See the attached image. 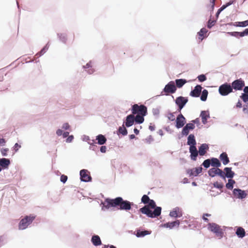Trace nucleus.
<instances>
[{
	"label": "nucleus",
	"instance_id": "f257e3e1",
	"mask_svg": "<svg viewBox=\"0 0 248 248\" xmlns=\"http://www.w3.org/2000/svg\"><path fill=\"white\" fill-rule=\"evenodd\" d=\"M131 202L124 200L122 197L119 196L115 198H106L104 201H101L100 205L101 206V210L104 211L110 208L129 211L131 210Z\"/></svg>",
	"mask_w": 248,
	"mask_h": 248
},
{
	"label": "nucleus",
	"instance_id": "f03ea898",
	"mask_svg": "<svg viewBox=\"0 0 248 248\" xmlns=\"http://www.w3.org/2000/svg\"><path fill=\"white\" fill-rule=\"evenodd\" d=\"M162 207L158 206L153 199H150L147 205H144L137 210V214L141 213L149 218H157L161 215Z\"/></svg>",
	"mask_w": 248,
	"mask_h": 248
},
{
	"label": "nucleus",
	"instance_id": "7ed1b4c3",
	"mask_svg": "<svg viewBox=\"0 0 248 248\" xmlns=\"http://www.w3.org/2000/svg\"><path fill=\"white\" fill-rule=\"evenodd\" d=\"M177 90L176 87L174 84V81H169L166 85H165L164 88L161 92L160 94L157 95L155 97L157 98L160 96L166 95L168 96L170 94L174 93Z\"/></svg>",
	"mask_w": 248,
	"mask_h": 248
},
{
	"label": "nucleus",
	"instance_id": "20e7f679",
	"mask_svg": "<svg viewBox=\"0 0 248 248\" xmlns=\"http://www.w3.org/2000/svg\"><path fill=\"white\" fill-rule=\"evenodd\" d=\"M35 217L36 216L33 214H30V215L25 216L19 222L18 229L23 230L27 229L35 219Z\"/></svg>",
	"mask_w": 248,
	"mask_h": 248
},
{
	"label": "nucleus",
	"instance_id": "39448f33",
	"mask_svg": "<svg viewBox=\"0 0 248 248\" xmlns=\"http://www.w3.org/2000/svg\"><path fill=\"white\" fill-rule=\"evenodd\" d=\"M208 229L214 233L217 236L222 238L224 236V231L221 226L216 223H209L207 225Z\"/></svg>",
	"mask_w": 248,
	"mask_h": 248
},
{
	"label": "nucleus",
	"instance_id": "423d86ee",
	"mask_svg": "<svg viewBox=\"0 0 248 248\" xmlns=\"http://www.w3.org/2000/svg\"><path fill=\"white\" fill-rule=\"evenodd\" d=\"M232 92L233 91L230 83L225 82L219 86L218 93L221 96H227Z\"/></svg>",
	"mask_w": 248,
	"mask_h": 248
},
{
	"label": "nucleus",
	"instance_id": "0eeeda50",
	"mask_svg": "<svg viewBox=\"0 0 248 248\" xmlns=\"http://www.w3.org/2000/svg\"><path fill=\"white\" fill-rule=\"evenodd\" d=\"M188 101L187 97L179 96L174 100L176 105L177 106V111L180 112L181 110L185 107Z\"/></svg>",
	"mask_w": 248,
	"mask_h": 248
},
{
	"label": "nucleus",
	"instance_id": "6e6552de",
	"mask_svg": "<svg viewBox=\"0 0 248 248\" xmlns=\"http://www.w3.org/2000/svg\"><path fill=\"white\" fill-rule=\"evenodd\" d=\"M231 84L232 90H234L235 91H242L245 87V83L242 78H239L233 80Z\"/></svg>",
	"mask_w": 248,
	"mask_h": 248
},
{
	"label": "nucleus",
	"instance_id": "1a4fd4ad",
	"mask_svg": "<svg viewBox=\"0 0 248 248\" xmlns=\"http://www.w3.org/2000/svg\"><path fill=\"white\" fill-rule=\"evenodd\" d=\"M186 120L184 116L180 112L175 120V127L177 129L183 128L186 124Z\"/></svg>",
	"mask_w": 248,
	"mask_h": 248
},
{
	"label": "nucleus",
	"instance_id": "9d476101",
	"mask_svg": "<svg viewBox=\"0 0 248 248\" xmlns=\"http://www.w3.org/2000/svg\"><path fill=\"white\" fill-rule=\"evenodd\" d=\"M80 180L81 182H90L92 181V178L90 171L86 169H82L79 172Z\"/></svg>",
	"mask_w": 248,
	"mask_h": 248
},
{
	"label": "nucleus",
	"instance_id": "9b49d317",
	"mask_svg": "<svg viewBox=\"0 0 248 248\" xmlns=\"http://www.w3.org/2000/svg\"><path fill=\"white\" fill-rule=\"evenodd\" d=\"M152 233L150 230H145L142 228L137 229L134 232L133 234L138 238H142L147 235H150Z\"/></svg>",
	"mask_w": 248,
	"mask_h": 248
},
{
	"label": "nucleus",
	"instance_id": "f8f14e48",
	"mask_svg": "<svg viewBox=\"0 0 248 248\" xmlns=\"http://www.w3.org/2000/svg\"><path fill=\"white\" fill-rule=\"evenodd\" d=\"M223 33L228 34L230 36L235 37L237 39L243 37L245 36H248V28L245 29L242 31H232V32H223Z\"/></svg>",
	"mask_w": 248,
	"mask_h": 248
},
{
	"label": "nucleus",
	"instance_id": "ddd939ff",
	"mask_svg": "<svg viewBox=\"0 0 248 248\" xmlns=\"http://www.w3.org/2000/svg\"><path fill=\"white\" fill-rule=\"evenodd\" d=\"M232 194L236 198L243 200L247 197V193L245 190L239 188H235L232 190Z\"/></svg>",
	"mask_w": 248,
	"mask_h": 248
},
{
	"label": "nucleus",
	"instance_id": "4468645a",
	"mask_svg": "<svg viewBox=\"0 0 248 248\" xmlns=\"http://www.w3.org/2000/svg\"><path fill=\"white\" fill-rule=\"evenodd\" d=\"M202 171V167H198L192 169H188L186 170V174L189 177H197Z\"/></svg>",
	"mask_w": 248,
	"mask_h": 248
},
{
	"label": "nucleus",
	"instance_id": "2eb2a0df",
	"mask_svg": "<svg viewBox=\"0 0 248 248\" xmlns=\"http://www.w3.org/2000/svg\"><path fill=\"white\" fill-rule=\"evenodd\" d=\"M144 109V111H147V108L144 105H140V106L137 104H134L131 107L132 115L139 114L141 113V110Z\"/></svg>",
	"mask_w": 248,
	"mask_h": 248
},
{
	"label": "nucleus",
	"instance_id": "dca6fc26",
	"mask_svg": "<svg viewBox=\"0 0 248 248\" xmlns=\"http://www.w3.org/2000/svg\"><path fill=\"white\" fill-rule=\"evenodd\" d=\"M181 223L180 220L176 219L173 221H169L165 223L161 224L160 225V227L169 228L170 229H172L175 227H178Z\"/></svg>",
	"mask_w": 248,
	"mask_h": 248
},
{
	"label": "nucleus",
	"instance_id": "f3484780",
	"mask_svg": "<svg viewBox=\"0 0 248 248\" xmlns=\"http://www.w3.org/2000/svg\"><path fill=\"white\" fill-rule=\"evenodd\" d=\"M134 124H135V116L132 114L127 115L123 122V125L127 128L131 127Z\"/></svg>",
	"mask_w": 248,
	"mask_h": 248
},
{
	"label": "nucleus",
	"instance_id": "a211bd4d",
	"mask_svg": "<svg viewBox=\"0 0 248 248\" xmlns=\"http://www.w3.org/2000/svg\"><path fill=\"white\" fill-rule=\"evenodd\" d=\"M141 113L137 114L135 117V122L136 124H140L144 121V117L148 114V111H144V109L141 110Z\"/></svg>",
	"mask_w": 248,
	"mask_h": 248
},
{
	"label": "nucleus",
	"instance_id": "6ab92c4d",
	"mask_svg": "<svg viewBox=\"0 0 248 248\" xmlns=\"http://www.w3.org/2000/svg\"><path fill=\"white\" fill-rule=\"evenodd\" d=\"M202 87L201 85H196L194 89L191 91L189 95L193 97H199L202 92Z\"/></svg>",
	"mask_w": 248,
	"mask_h": 248
},
{
	"label": "nucleus",
	"instance_id": "aec40b11",
	"mask_svg": "<svg viewBox=\"0 0 248 248\" xmlns=\"http://www.w3.org/2000/svg\"><path fill=\"white\" fill-rule=\"evenodd\" d=\"M189 152L190 153V158L191 160L195 161L197 159V157L199 155V153L196 147H189Z\"/></svg>",
	"mask_w": 248,
	"mask_h": 248
},
{
	"label": "nucleus",
	"instance_id": "412c9836",
	"mask_svg": "<svg viewBox=\"0 0 248 248\" xmlns=\"http://www.w3.org/2000/svg\"><path fill=\"white\" fill-rule=\"evenodd\" d=\"M235 2V0H231L229 2H226L223 5H222L217 11V13H216L215 16L217 19L218 18L221 12L224 11V9H225L226 8L229 7V6L233 4Z\"/></svg>",
	"mask_w": 248,
	"mask_h": 248
},
{
	"label": "nucleus",
	"instance_id": "4be33fe9",
	"mask_svg": "<svg viewBox=\"0 0 248 248\" xmlns=\"http://www.w3.org/2000/svg\"><path fill=\"white\" fill-rule=\"evenodd\" d=\"M187 136L186 144L189 145V147H196L197 142L194 135L190 134Z\"/></svg>",
	"mask_w": 248,
	"mask_h": 248
},
{
	"label": "nucleus",
	"instance_id": "5701e85b",
	"mask_svg": "<svg viewBox=\"0 0 248 248\" xmlns=\"http://www.w3.org/2000/svg\"><path fill=\"white\" fill-rule=\"evenodd\" d=\"M11 164V160L9 158L3 157L0 158V166L3 170H8Z\"/></svg>",
	"mask_w": 248,
	"mask_h": 248
},
{
	"label": "nucleus",
	"instance_id": "b1692460",
	"mask_svg": "<svg viewBox=\"0 0 248 248\" xmlns=\"http://www.w3.org/2000/svg\"><path fill=\"white\" fill-rule=\"evenodd\" d=\"M200 117L201 118L202 122L203 124H206L207 123V120L210 118L209 111L202 110L200 113Z\"/></svg>",
	"mask_w": 248,
	"mask_h": 248
},
{
	"label": "nucleus",
	"instance_id": "393cba45",
	"mask_svg": "<svg viewBox=\"0 0 248 248\" xmlns=\"http://www.w3.org/2000/svg\"><path fill=\"white\" fill-rule=\"evenodd\" d=\"M209 144L207 143H202L198 147V152L200 156H203L209 150Z\"/></svg>",
	"mask_w": 248,
	"mask_h": 248
},
{
	"label": "nucleus",
	"instance_id": "a878e982",
	"mask_svg": "<svg viewBox=\"0 0 248 248\" xmlns=\"http://www.w3.org/2000/svg\"><path fill=\"white\" fill-rule=\"evenodd\" d=\"M225 171V178L232 179L235 175V172L232 170V167H225L224 169Z\"/></svg>",
	"mask_w": 248,
	"mask_h": 248
},
{
	"label": "nucleus",
	"instance_id": "bb28decb",
	"mask_svg": "<svg viewBox=\"0 0 248 248\" xmlns=\"http://www.w3.org/2000/svg\"><path fill=\"white\" fill-rule=\"evenodd\" d=\"M94 140H95V141L97 140L96 143L99 145H103L107 141L106 136L102 134H99L96 136Z\"/></svg>",
	"mask_w": 248,
	"mask_h": 248
},
{
	"label": "nucleus",
	"instance_id": "cd10ccee",
	"mask_svg": "<svg viewBox=\"0 0 248 248\" xmlns=\"http://www.w3.org/2000/svg\"><path fill=\"white\" fill-rule=\"evenodd\" d=\"M226 25L229 26H233L238 27H246L248 26V20H245L243 21H237L235 22H230L227 23Z\"/></svg>",
	"mask_w": 248,
	"mask_h": 248
},
{
	"label": "nucleus",
	"instance_id": "c85d7f7f",
	"mask_svg": "<svg viewBox=\"0 0 248 248\" xmlns=\"http://www.w3.org/2000/svg\"><path fill=\"white\" fill-rule=\"evenodd\" d=\"M91 241L92 244L95 247L100 246L102 244L100 237L98 235H93L92 236Z\"/></svg>",
	"mask_w": 248,
	"mask_h": 248
},
{
	"label": "nucleus",
	"instance_id": "c756f323",
	"mask_svg": "<svg viewBox=\"0 0 248 248\" xmlns=\"http://www.w3.org/2000/svg\"><path fill=\"white\" fill-rule=\"evenodd\" d=\"M195 128L194 125L191 122L185 124L184 127L182 128L183 132L188 135L190 131L194 130Z\"/></svg>",
	"mask_w": 248,
	"mask_h": 248
},
{
	"label": "nucleus",
	"instance_id": "7c9ffc66",
	"mask_svg": "<svg viewBox=\"0 0 248 248\" xmlns=\"http://www.w3.org/2000/svg\"><path fill=\"white\" fill-rule=\"evenodd\" d=\"M219 159L224 165H227L230 162V159L226 152H223L220 154Z\"/></svg>",
	"mask_w": 248,
	"mask_h": 248
},
{
	"label": "nucleus",
	"instance_id": "2f4dec72",
	"mask_svg": "<svg viewBox=\"0 0 248 248\" xmlns=\"http://www.w3.org/2000/svg\"><path fill=\"white\" fill-rule=\"evenodd\" d=\"M235 234L239 238H243L246 236L245 229L242 227H236Z\"/></svg>",
	"mask_w": 248,
	"mask_h": 248
},
{
	"label": "nucleus",
	"instance_id": "473e14b6",
	"mask_svg": "<svg viewBox=\"0 0 248 248\" xmlns=\"http://www.w3.org/2000/svg\"><path fill=\"white\" fill-rule=\"evenodd\" d=\"M213 185L214 187L218 189L221 191V192L226 193L229 195H231V192L229 191H227V190H221L224 186V184L222 183H219L217 181H216L213 183Z\"/></svg>",
	"mask_w": 248,
	"mask_h": 248
},
{
	"label": "nucleus",
	"instance_id": "72a5a7b5",
	"mask_svg": "<svg viewBox=\"0 0 248 248\" xmlns=\"http://www.w3.org/2000/svg\"><path fill=\"white\" fill-rule=\"evenodd\" d=\"M174 81L176 88H181L187 82V80L185 78L176 79Z\"/></svg>",
	"mask_w": 248,
	"mask_h": 248
},
{
	"label": "nucleus",
	"instance_id": "f704fd0d",
	"mask_svg": "<svg viewBox=\"0 0 248 248\" xmlns=\"http://www.w3.org/2000/svg\"><path fill=\"white\" fill-rule=\"evenodd\" d=\"M88 144L90 145L89 149L94 151L96 154H97L98 152L99 147L97 145L96 141L94 140H92V141L88 142Z\"/></svg>",
	"mask_w": 248,
	"mask_h": 248
},
{
	"label": "nucleus",
	"instance_id": "c9c22d12",
	"mask_svg": "<svg viewBox=\"0 0 248 248\" xmlns=\"http://www.w3.org/2000/svg\"><path fill=\"white\" fill-rule=\"evenodd\" d=\"M208 30L205 28H202L198 32L199 39L202 41L204 38H206L208 37V35L206 34Z\"/></svg>",
	"mask_w": 248,
	"mask_h": 248
},
{
	"label": "nucleus",
	"instance_id": "e433bc0d",
	"mask_svg": "<svg viewBox=\"0 0 248 248\" xmlns=\"http://www.w3.org/2000/svg\"><path fill=\"white\" fill-rule=\"evenodd\" d=\"M242 90L244 92L241 93L240 98L243 102L248 101V86H245Z\"/></svg>",
	"mask_w": 248,
	"mask_h": 248
},
{
	"label": "nucleus",
	"instance_id": "4c0bfd02",
	"mask_svg": "<svg viewBox=\"0 0 248 248\" xmlns=\"http://www.w3.org/2000/svg\"><path fill=\"white\" fill-rule=\"evenodd\" d=\"M123 125L122 126L119 127L118 129L117 130L116 133L118 136H120V135H122L123 136H126L128 134V131L126 129V127Z\"/></svg>",
	"mask_w": 248,
	"mask_h": 248
},
{
	"label": "nucleus",
	"instance_id": "58836bf2",
	"mask_svg": "<svg viewBox=\"0 0 248 248\" xmlns=\"http://www.w3.org/2000/svg\"><path fill=\"white\" fill-rule=\"evenodd\" d=\"M210 159L212 163V166L214 168H219L221 166V163L220 159L214 157H210Z\"/></svg>",
	"mask_w": 248,
	"mask_h": 248
},
{
	"label": "nucleus",
	"instance_id": "ea45409f",
	"mask_svg": "<svg viewBox=\"0 0 248 248\" xmlns=\"http://www.w3.org/2000/svg\"><path fill=\"white\" fill-rule=\"evenodd\" d=\"M49 47V42L39 51L37 52L35 56H37L36 59L39 58L40 57L43 56L48 49Z\"/></svg>",
	"mask_w": 248,
	"mask_h": 248
},
{
	"label": "nucleus",
	"instance_id": "a19ab883",
	"mask_svg": "<svg viewBox=\"0 0 248 248\" xmlns=\"http://www.w3.org/2000/svg\"><path fill=\"white\" fill-rule=\"evenodd\" d=\"M57 37L62 43L65 44L67 41V35L65 33H57Z\"/></svg>",
	"mask_w": 248,
	"mask_h": 248
},
{
	"label": "nucleus",
	"instance_id": "79ce46f5",
	"mask_svg": "<svg viewBox=\"0 0 248 248\" xmlns=\"http://www.w3.org/2000/svg\"><path fill=\"white\" fill-rule=\"evenodd\" d=\"M92 61H90L86 65L82 66L83 69H88L87 72L89 74H92L95 72V70L92 68Z\"/></svg>",
	"mask_w": 248,
	"mask_h": 248
},
{
	"label": "nucleus",
	"instance_id": "37998d69",
	"mask_svg": "<svg viewBox=\"0 0 248 248\" xmlns=\"http://www.w3.org/2000/svg\"><path fill=\"white\" fill-rule=\"evenodd\" d=\"M235 181L232 179H228V183L226 184L225 187L229 190H233Z\"/></svg>",
	"mask_w": 248,
	"mask_h": 248
},
{
	"label": "nucleus",
	"instance_id": "c03bdc74",
	"mask_svg": "<svg viewBox=\"0 0 248 248\" xmlns=\"http://www.w3.org/2000/svg\"><path fill=\"white\" fill-rule=\"evenodd\" d=\"M180 210L181 208L180 207H176L170 211L169 216L171 217L177 218V215L178 214L179 211Z\"/></svg>",
	"mask_w": 248,
	"mask_h": 248
},
{
	"label": "nucleus",
	"instance_id": "a18cd8bd",
	"mask_svg": "<svg viewBox=\"0 0 248 248\" xmlns=\"http://www.w3.org/2000/svg\"><path fill=\"white\" fill-rule=\"evenodd\" d=\"M202 94L199 97H200V99L201 101L203 102H205L207 100L208 95V91L206 89H203L202 91Z\"/></svg>",
	"mask_w": 248,
	"mask_h": 248
},
{
	"label": "nucleus",
	"instance_id": "49530a36",
	"mask_svg": "<svg viewBox=\"0 0 248 248\" xmlns=\"http://www.w3.org/2000/svg\"><path fill=\"white\" fill-rule=\"evenodd\" d=\"M217 19L216 18V19L212 20V15L210 16L209 19H208L207 22V28L211 29L216 23Z\"/></svg>",
	"mask_w": 248,
	"mask_h": 248
},
{
	"label": "nucleus",
	"instance_id": "de8ad7c7",
	"mask_svg": "<svg viewBox=\"0 0 248 248\" xmlns=\"http://www.w3.org/2000/svg\"><path fill=\"white\" fill-rule=\"evenodd\" d=\"M208 175L211 177L217 176V168H212L208 170Z\"/></svg>",
	"mask_w": 248,
	"mask_h": 248
},
{
	"label": "nucleus",
	"instance_id": "09e8293b",
	"mask_svg": "<svg viewBox=\"0 0 248 248\" xmlns=\"http://www.w3.org/2000/svg\"><path fill=\"white\" fill-rule=\"evenodd\" d=\"M202 165L205 169H208L211 166H212V163L210 158L204 160L202 162Z\"/></svg>",
	"mask_w": 248,
	"mask_h": 248
},
{
	"label": "nucleus",
	"instance_id": "8fccbe9b",
	"mask_svg": "<svg viewBox=\"0 0 248 248\" xmlns=\"http://www.w3.org/2000/svg\"><path fill=\"white\" fill-rule=\"evenodd\" d=\"M176 112H171L169 110L167 112V115L166 117L169 121L171 122L174 121L176 119L174 116V114Z\"/></svg>",
	"mask_w": 248,
	"mask_h": 248
},
{
	"label": "nucleus",
	"instance_id": "3c124183",
	"mask_svg": "<svg viewBox=\"0 0 248 248\" xmlns=\"http://www.w3.org/2000/svg\"><path fill=\"white\" fill-rule=\"evenodd\" d=\"M217 176H218L225 181H226V179L225 178V171L222 170L219 168H217Z\"/></svg>",
	"mask_w": 248,
	"mask_h": 248
},
{
	"label": "nucleus",
	"instance_id": "603ef678",
	"mask_svg": "<svg viewBox=\"0 0 248 248\" xmlns=\"http://www.w3.org/2000/svg\"><path fill=\"white\" fill-rule=\"evenodd\" d=\"M150 198L148 195L144 194L141 198V202L143 203L144 205H147Z\"/></svg>",
	"mask_w": 248,
	"mask_h": 248
},
{
	"label": "nucleus",
	"instance_id": "864d4df0",
	"mask_svg": "<svg viewBox=\"0 0 248 248\" xmlns=\"http://www.w3.org/2000/svg\"><path fill=\"white\" fill-rule=\"evenodd\" d=\"M198 81L200 82H203L207 80V77L204 74L199 75L197 78Z\"/></svg>",
	"mask_w": 248,
	"mask_h": 248
},
{
	"label": "nucleus",
	"instance_id": "5fc2aeb1",
	"mask_svg": "<svg viewBox=\"0 0 248 248\" xmlns=\"http://www.w3.org/2000/svg\"><path fill=\"white\" fill-rule=\"evenodd\" d=\"M152 112L154 116H155L156 118H158L160 113V110L158 108H153Z\"/></svg>",
	"mask_w": 248,
	"mask_h": 248
},
{
	"label": "nucleus",
	"instance_id": "6e6d98bb",
	"mask_svg": "<svg viewBox=\"0 0 248 248\" xmlns=\"http://www.w3.org/2000/svg\"><path fill=\"white\" fill-rule=\"evenodd\" d=\"M21 147L20 144L18 143H16L14 146L12 148V150L15 151V153H16L18 151L19 149Z\"/></svg>",
	"mask_w": 248,
	"mask_h": 248
},
{
	"label": "nucleus",
	"instance_id": "4d7b16f0",
	"mask_svg": "<svg viewBox=\"0 0 248 248\" xmlns=\"http://www.w3.org/2000/svg\"><path fill=\"white\" fill-rule=\"evenodd\" d=\"M8 151H9V149L7 148H1L0 149L1 154L3 156H7L8 155L7 153Z\"/></svg>",
	"mask_w": 248,
	"mask_h": 248
},
{
	"label": "nucleus",
	"instance_id": "13d9d810",
	"mask_svg": "<svg viewBox=\"0 0 248 248\" xmlns=\"http://www.w3.org/2000/svg\"><path fill=\"white\" fill-rule=\"evenodd\" d=\"M67 179H68V177L64 175V174H62L61 176V177H60V181L63 184H65L66 181H67Z\"/></svg>",
	"mask_w": 248,
	"mask_h": 248
},
{
	"label": "nucleus",
	"instance_id": "bf43d9fd",
	"mask_svg": "<svg viewBox=\"0 0 248 248\" xmlns=\"http://www.w3.org/2000/svg\"><path fill=\"white\" fill-rule=\"evenodd\" d=\"M145 140L146 143L150 144L154 140V139L152 135H149L146 139H145Z\"/></svg>",
	"mask_w": 248,
	"mask_h": 248
},
{
	"label": "nucleus",
	"instance_id": "052dcab7",
	"mask_svg": "<svg viewBox=\"0 0 248 248\" xmlns=\"http://www.w3.org/2000/svg\"><path fill=\"white\" fill-rule=\"evenodd\" d=\"M74 139V137L73 135H69L65 140V141L67 143H70L72 142Z\"/></svg>",
	"mask_w": 248,
	"mask_h": 248
},
{
	"label": "nucleus",
	"instance_id": "680f3d73",
	"mask_svg": "<svg viewBox=\"0 0 248 248\" xmlns=\"http://www.w3.org/2000/svg\"><path fill=\"white\" fill-rule=\"evenodd\" d=\"M211 215L208 213H204L202 216V219L205 222H208L209 221V219L207 218V217H210Z\"/></svg>",
	"mask_w": 248,
	"mask_h": 248
},
{
	"label": "nucleus",
	"instance_id": "e2e57ef3",
	"mask_svg": "<svg viewBox=\"0 0 248 248\" xmlns=\"http://www.w3.org/2000/svg\"><path fill=\"white\" fill-rule=\"evenodd\" d=\"M194 125H195V124H196V125L197 126H198L200 124V119L199 118H196L195 119L193 120H192L190 121Z\"/></svg>",
	"mask_w": 248,
	"mask_h": 248
},
{
	"label": "nucleus",
	"instance_id": "0e129e2a",
	"mask_svg": "<svg viewBox=\"0 0 248 248\" xmlns=\"http://www.w3.org/2000/svg\"><path fill=\"white\" fill-rule=\"evenodd\" d=\"M130 207H131V210H133V209H134V213L136 212L135 210L138 209V205L136 204H135L133 202H131V205H130Z\"/></svg>",
	"mask_w": 248,
	"mask_h": 248
},
{
	"label": "nucleus",
	"instance_id": "69168bd1",
	"mask_svg": "<svg viewBox=\"0 0 248 248\" xmlns=\"http://www.w3.org/2000/svg\"><path fill=\"white\" fill-rule=\"evenodd\" d=\"M82 140L84 141H86L88 143L89 141H91L89 136L84 135L82 137Z\"/></svg>",
	"mask_w": 248,
	"mask_h": 248
},
{
	"label": "nucleus",
	"instance_id": "338daca9",
	"mask_svg": "<svg viewBox=\"0 0 248 248\" xmlns=\"http://www.w3.org/2000/svg\"><path fill=\"white\" fill-rule=\"evenodd\" d=\"M62 128L64 130H68L70 128V126L69 124L68 123H64L62 125Z\"/></svg>",
	"mask_w": 248,
	"mask_h": 248
},
{
	"label": "nucleus",
	"instance_id": "774afa93",
	"mask_svg": "<svg viewBox=\"0 0 248 248\" xmlns=\"http://www.w3.org/2000/svg\"><path fill=\"white\" fill-rule=\"evenodd\" d=\"M102 248H117V247L113 245L108 244L104 245Z\"/></svg>",
	"mask_w": 248,
	"mask_h": 248
}]
</instances>
